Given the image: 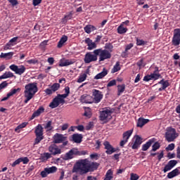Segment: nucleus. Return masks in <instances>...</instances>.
<instances>
[{
	"label": "nucleus",
	"instance_id": "1",
	"mask_svg": "<svg viewBox=\"0 0 180 180\" xmlns=\"http://www.w3.org/2000/svg\"><path fill=\"white\" fill-rule=\"evenodd\" d=\"M39 91L37 82L29 83L25 86L24 96L25 98L24 102L27 103L29 101L33 99V97Z\"/></svg>",
	"mask_w": 180,
	"mask_h": 180
},
{
	"label": "nucleus",
	"instance_id": "2",
	"mask_svg": "<svg viewBox=\"0 0 180 180\" xmlns=\"http://www.w3.org/2000/svg\"><path fill=\"white\" fill-rule=\"evenodd\" d=\"M89 162V160H88V159H84L77 161L73 167L72 172H76L80 175L87 174Z\"/></svg>",
	"mask_w": 180,
	"mask_h": 180
},
{
	"label": "nucleus",
	"instance_id": "3",
	"mask_svg": "<svg viewBox=\"0 0 180 180\" xmlns=\"http://www.w3.org/2000/svg\"><path fill=\"white\" fill-rule=\"evenodd\" d=\"M178 133H176V130L175 129L172 127L167 128L165 137L168 143H172V141H175V139L176 137H178Z\"/></svg>",
	"mask_w": 180,
	"mask_h": 180
},
{
	"label": "nucleus",
	"instance_id": "4",
	"mask_svg": "<svg viewBox=\"0 0 180 180\" xmlns=\"http://www.w3.org/2000/svg\"><path fill=\"white\" fill-rule=\"evenodd\" d=\"M93 54H96V56H99V61H105V60H108L112 57L110 52H109L106 49H96L93 51Z\"/></svg>",
	"mask_w": 180,
	"mask_h": 180
},
{
	"label": "nucleus",
	"instance_id": "5",
	"mask_svg": "<svg viewBox=\"0 0 180 180\" xmlns=\"http://www.w3.org/2000/svg\"><path fill=\"white\" fill-rule=\"evenodd\" d=\"M64 103H65V98L61 94H58L50 103L49 108L56 109V108H58L60 105H64Z\"/></svg>",
	"mask_w": 180,
	"mask_h": 180
},
{
	"label": "nucleus",
	"instance_id": "6",
	"mask_svg": "<svg viewBox=\"0 0 180 180\" xmlns=\"http://www.w3.org/2000/svg\"><path fill=\"white\" fill-rule=\"evenodd\" d=\"M112 113H113V111L110 108H103L100 111V120L109 122L112 119Z\"/></svg>",
	"mask_w": 180,
	"mask_h": 180
},
{
	"label": "nucleus",
	"instance_id": "7",
	"mask_svg": "<svg viewBox=\"0 0 180 180\" xmlns=\"http://www.w3.org/2000/svg\"><path fill=\"white\" fill-rule=\"evenodd\" d=\"M34 133L36 136L34 144H39V143H40V141L44 139L43 136V127L41 124H38L35 127Z\"/></svg>",
	"mask_w": 180,
	"mask_h": 180
},
{
	"label": "nucleus",
	"instance_id": "8",
	"mask_svg": "<svg viewBox=\"0 0 180 180\" xmlns=\"http://www.w3.org/2000/svg\"><path fill=\"white\" fill-rule=\"evenodd\" d=\"M173 46L175 47L179 46L180 44V29L176 28L174 30V34L172 40Z\"/></svg>",
	"mask_w": 180,
	"mask_h": 180
},
{
	"label": "nucleus",
	"instance_id": "9",
	"mask_svg": "<svg viewBox=\"0 0 180 180\" xmlns=\"http://www.w3.org/2000/svg\"><path fill=\"white\" fill-rule=\"evenodd\" d=\"M67 141V137L65 136H64L63 134H56L53 136V142L56 144H60V143H63V141H65L63 143L64 146H67V144H68V141Z\"/></svg>",
	"mask_w": 180,
	"mask_h": 180
},
{
	"label": "nucleus",
	"instance_id": "10",
	"mask_svg": "<svg viewBox=\"0 0 180 180\" xmlns=\"http://www.w3.org/2000/svg\"><path fill=\"white\" fill-rule=\"evenodd\" d=\"M10 70H11V71L15 72V74H17L18 75H22V74H23L25 72V71H26V68L25 67V65H20L18 66L16 65H11L9 66Z\"/></svg>",
	"mask_w": 180,
	"mask_h": 180
},
{
	"label": "nucleus",
	"instance_id": "11",
	"mask_svg": "<svg viewBox=\"0 0 180 180\" xmlns=\"http://www.w3.org/2000/svg\"><path fill=\"white\" fill-rule=\"evenodd\" d=\"M132 134L133 129H130L124 132L122 134V140L120 141V146L121 147H124V144L129 141V139H130Z\"/></svg>",
	"mask_w": 180,
	"mask_h": 180
},
{
	"label": "nucleus",
	"instance_id": "12",
	"mask_svg": "<svg viewBox=\"0 0 180 180\" xmlns=\"http://www.w3.org/2000/svg\"><path fill=\"white\" fill-rule=\"evenodd\" d=\"M98 60V55L92 53V52H88L84 56V63L89 64V63H94Z\"/></svg>",
	"mask_w": 180,
	"mask_h": 180
},
{
	"label": "nucleus",
	"instance_id": "13",
	"mask_svg": "<svg viewBox=\"0 0 180 180\" xmlns=\"http://www.w3.org/2000/svg\"><path fill=\"white\" fill-rule=\"evenodd\" d=\"M93 96V102H94V103H99V102H101L103 98V94H102V92L99 90L94 89Z\"/></svg>",
	"mask_w": 180,
	"mask_h": 180
},
{
	"label": "nucleus",
	"instance_id": "14",
	"mask_svg": "<svg viewBox=\"0 0 180 180\" xmlns=\"http://www.w3.org/2000/svg\"><path fill=\"white\" fill-rule=\"evenodd\" d=\"M103 146H105V148L106 150L105 153L108 155L113 154V153H116V149L113 148L112 145H110V143H109V141H105L103 143Z\"/></svg>",
	"mask_w": 180,
	"mask_h": 180
},
{
	"label": "nucleus",
	"instance_id": "15",
	"mask_svg": "<svg viewBox=\"0 0 180 180\" xmlns=\"http://www.w3.org/2000/svg\"><path fill=\"white\" fill-rule=\"evenodd\" d=\"M134 143H132V146L131 148L132 150H137V148H139V147H140V146H141V137H140V136L139 135H136L134 137Z\"/></svg>",
	"mask_w": 180,
	"mask_h": 180
},
{
	"label": "nucleus",
	"instance_id": "16",
	"mask_svg": "<svg viewBox=\"0 0 180 180\" xmlns=\"http://www.w3.org/2000/svg\"><path fill=\"white\" fill-rule=\"evenodd\" d=\"M74 63H75V60L62 58L59 61V67H68V65H72Z\"/></svg>",
	"mask_w": 180,
	"mask_h": 180
},
{
	"label": "nucleus",
	"instance_id": "17",
	"mask_svg": "<svg viewBox=\"0 0 180 180\" xmlns=\"http://www.w3.org/2000/svg\"><path fill=\"white\" fill-rule=\"evenodd\" d=\"M82 103H94V98L88 94H84L80 97Z\"/></svg>",
	"mask_w": 180,
	"mask_h": 180
},
{
	"label": "nucleus",
	"instance_id": "18",
	"mask_svg": "<svg viewBox=\"0 0 180 180\" xmlns=\"http://www.w3.org/2000/svg\"><path fill=\"white\" fill-rule=\"evenodd\" d=\"M49 151L51 153V155H57V154H61V149L56 145H51L49 148Z\"/></svg>",
	"mask_w": 180,
	"mask_h": 180
},
{
	"label": "nucleus",
	"instance_id": "19",
	"mask_svg": "<svg viewBox=\"0 0 180 180\" xmlns=\"http://www.w3.org/2000/svg\"><path fill=\"white\" fill-rule=\"evenodd\" d=\"M178 164V162L176 160H170L168 162L167 165L165 167L163 172H168V171H171L175 165Z\"/></svg>",
	"mask_w": 180,
	"mask_h": 180
},
{
	"label": "nucleus",
	"instance_id": "20",
	"mask_svg": "<svg viewBox=\"0 0 180 180\" xmlns=\"http://www.w3.org/2000/svg\"><path fill=\"white\" fill-rule=\"evenodd\" d=\"M18 37L12 38L5 46L4 50H9L12 46H16L18 44Z\"/></svg>",
	"mask_w": 180,
	"mask_h": 180
},
{
	"label": "nucleus",
	"instance_id": "21",
	"mask_svg": "<svg viewBox=\"0 0 180 180\" xmlns=\"http://www.w3.org/2000/svg\"><path fill=\"white\" fill-rule=\"evenodd\" d=\"M86 44H87L88 47L87 49L89 50H94V49H96V43L92 41V39L89 38H86L84 40Z\"/></svg>",
	"mask_w": 180,
	"mask_h": 180
},
{
	"label": "nucleus",
	"instance_id": "22",
	"mask_svg": "<svg viewBox=\"0 0 180 180\" xmlns=\"http://www.w3.org/2000/svg\"><path fill=\"white\" fill-rule=\"evenodd\" d=\"M77 155V148H74L65 155V160H71Z\"/></svg>",
	"mask_w": 180,
	"mask_h": 180
},
{
	"label": "nucleus",
	"instance_id": "23",
	"mask_svg": "<svg viewBox=\"0 0 180 180\" xmlns=\"http://www.w3.org/2000/svg\"><path fill=\"white\" fill-rule=\"evenodd\" d=\"M98 167H99V164L98 162L90 163L89 161V163L87 165L88 172H93V171L98 169Z\"/></svg>",
	"mask_w": 180,
	"mask_h": 180
},
{
	"label": "nucleus",
	"instance_id": "24",
	"mask_svg": "<svg viewBox=\"0 0 180 180\" xmlns=\"http://www.w3.org/2000/svg\"><path fill=\"white\" fill-rule=\"evenodd\" d=\"M82 134H74L72 136V141L74 143H77V144H79V143H82Z\"/></svg>",
	"mask_w": 180,
	"mask_h": 180
},
{
	"label": "nucleus",
	"instance_id": "25",
	"mask_svg": "<svg viewBox=\"0 0 180 180\" xmlns=\"http://www.w3.org/2000/svg\"><path fill=\"white\" fill-rule=\"evenodd\" d=\"M150 75L155 81H157V79H160V78H161V75L160 74V70L158 69V67H155L153 72Z\"/></svg>",
	"mask_w": 180,
	"mask_h": 180
},
{
	"label": "nucleus",
	"instance_id": "26",
	"mask_svg": "<svg viewBox=\"0 0 180 180\" xmlns=\"http://www.w3.org/2000/svg\"><path fill=\"white\" fill-rule=\"evenodd\" d=\"M155 142V139L153 138L152 139H150L148 142H146L145 144L142 146V151H147L150 147H151V144Z\"/></svg>",
	"mask_w": 180,
	"mask_h": 180
},
{
	"label": "nucleus",
	"instance_id": "27",
	"mask_svg": "<svg viewBox=\"0 0 180 180\" xmlns=\"http://www.w3.org/2000/svg\"><path fill=\"white\" fill-rule=\"evenodd\" d=\"M44 112V108L43 106H41L37 109L34 113L32 114L31 119L33 120L34 117H39L41 113Z\"/></svg>",
	"mask_w": 180,
	"mask_h": 180
},
{
	"label": "nucleus",
	"instance_id": "28",
	"mask_svg": "<svg viewBox=\"0 0 180 180\" xmlns=\"http://www.w3.org/2000/svg\"><path fill=\"white\" fill-rule=\"evenodd\" d=\"M44 112V108L43 106H41L37 109L34 113L32 114L31 119L33 120L34 117H39L41 113Z\"/></svg>",
	"mask_w": 180,
	"mask_h": 180
},
{
	"label": "nucleus",
	"instance_id": "29",
	"mask_svg": "<svg viewBox=\"0 0 180 180\" xmlns=\"http://www.w3.org/2000/svg\"><path fill=\"white\" fill-rule=\"evenodd\" d=\"M49 158H51V153H44L41 154L39 160L41 162H46Z\"/></svg>",
	"mask_w": 180,
	"mask_h": 180
},
{
	"label": "nucleus",
	"instance_id": "30",
	"mask_svg": "<svg viewBox=\"0 0 180 180\" xmlns=\"http://www.w3.org/2000/svg\"><path fill=\"white\" fill-rule=\"evenodd\" d=\"M106 75H108V70H106V68H103L101 72L97 74L94 77V79H102V78H105Z\"/></svg>",
	"mask_w": 180,
	"mask_h": 180
},
{
	"label": "nucleus",
	"instance_id": "31",
	"mask_svg": "<svg viewBox=\"0 0 180 180\" xmlns=\"http://www.w3.org/2000/svg\"><path fill=\"white\" fill-rule=\"evenodd\" d=\"M148 122H150V120L140 117L138 120L137 127H143V126H144V124H147Z\"/></svg>",
	"mask_w": 180,
	"mask_h": 180
},
{
	"label": "nucleus",
	"instance_id": "32",
	"mask_svg": "<svg viewBox=\"0 0 180 180\" xmlns=\"http://www.w3.org/2000/svg\"><path fill=\"white\" fill-rule=\"evenodd\" d=\"M178 175H179V169L176 168L168 173L167 178H169V179H172V178H174Z\"/></svg>",
	"mask_w": 180,
	"mask_h": 180
},
{
	"label": "nucleus",
	"instance_id": "33",
	"mask_svg": "<svg viewBox=\"0 0 180 180\" xmlns=\"http://www.w3.org/2000/svg\"><path fill=\"white\" fill-rule=\"evenodd\" d=\"M127 27L124 25L120 24V26L117 27V31L119 34H124V33H127Z\"/></svg>",
	"mask_w": 180,
	"mask_h": 180
},
{
	"label": "nucleus",
	"instance_id": "34",
	"mask_svg": "<svg viewBox=\"0 0 180 180\" xmlns=\"http://www.w3.org/2000/svg\"><path fill=\"white\" fill-rule=\"evenodd\" d=\"M13 77H15V75L11 72H6L1 76H0V79H6Z\"/></svg>",
	"mask_w": 180,
	"mask_h": 180
},
{
	"label": "nucleus",
	"instance_id": "35",
	"mask_svg": "<svg viewBox=\"0 0 180 180\" xmlns=\"http://www.w3.org/2000/svg\"><path fill=\"white\" fill-rule=\"evenodd\" d=\"M13 57V52H9L6 53H1L0 58H6V60H11Z\"/></svg>",
	"mask_w": 180,
	"mask_h": 180
},
{
	"label": "nucleus",
	"instance_id": "36",
	"mask_svg": "<svg viewBox=\"0 0 180 180\" xmlns=\"http://www.w3.org/2000/svg\"><path fill=\"white\" fill-rule=\"evenodd\" d=\"M84 32L88 34H89V33H91V32H94V30H96V27L91 25H86V27H84Z\"/></svg>",
	"mask_w": 180,
	"mask_h": 180
},
{
	"label": "nucleus",
	"instance_id": "37",
	"mask_svg": "<svg viewBox=\"0 0 180 180\" xmlns=\"http://www.w3.org/2000/svg\"><path fill=\"white\" fill-rule=\"evenodd\" d=\"M68 40V37L63 35L60 39V41H58V47L59 49L63 47V45L64 44V43H65V41H67Z\"/></svg>",
	"mask_w": 180,
	"mask_h": 180
},
{
	"label": "nucleus",
	"instance_id": "38",
	"mask_svg": "<svg viewBox=\"0 0 180 180\" xmlns=\"http://www.w3.org/2000/svg\"><path fill=\"white\" fill-rule=\"evenodd\" d=\"M86 77H87L86 72L80 74L79 76V78L77 79V82H78L79 84L84 82V81L86 79Z\"/></svg>",
	"mask_w": 180,
	"mask_h": 180
},
{
	"label": "nucleus",
	"instance_id": "39",
	"mask_svg": "<svg viewBox=\"0 0 180 180\" xmlns=\"http://www.w3.org/2000/svg\"><path fill=\"white\" fill-rule=\"evenodd\" d=\"M27 124L28 122H22L15 129V131H16L17 133H20V129H25V127H26Z\"/></svg>",
	"mask_w": 180,
	"mask_h": 180
},
{
	"label": "nucleus",
	"instance_id": "40",
	"mask_svg": "<svg viewBox=\"0 0 180 180\" xmlns=\"http://www.w3.org/2000/svg\"><path fill=\"white\" fill-rule=\"evenodd\" d=\"M117 89H118L117 95L118 96H120V95H122V94L124 92V89H126V86L124 84L118 85Z\"/></svg>",
	"mask_w": 180,
	"mask_h": 180
},
{
	"label": "nucleus",
	"instance_id": "41",
	"mask_svg": "<svg viewBox=\"0 0 180 180\" xmlns=\"http://www.w3.org/2000/svg\"><path fill=\"white\" fill-rule=\"evenodd\" d=\"M45 169H46V171L49 174H54V172H57V168L56 167V166H52L51 167H46Z\"/></svg>",
	"mask_w": 180,
	"mask_h": 180
},
{
	"label": "nucleus",
	"instance_id": "42",
	"mask_svg": "<svg viewBox=\"0 0 180 180\" xmlns=\"http://www.w3.org/2000/svg\"><path fill=\"white\" fill-rule=\"evenodd\" d=\"M20 88L11 89V91L7 94L8 96L10 98L11 96H13V95H15V94H16L17 92H20Z\"/></svg>",
	"mask_w": 180,
	"mask_h": 180
},
{
	"label": "nucleus",
	"instance_id": "43",
	"mask_svg": "<svg viewBox=\"0 0 180 180\" xmlns=\"http://www.w3.org/2000/svg\"><path fill=\"white\" fill-rule=\"evenodd\" d=\"M117 71H120V64L119 62H117L115 65L112 69V73L115 74V72H117Z\"/></svg>",
	"mask_w": 180,
	"mask_h": 180
},
{
	"label": "nucleus",
	"instance_id": "44",
	"mask_svg": "<svg viewBox=\"0 0 180 180\" xmlns=\"http://www.w3.org/2000/svg\"><path fill=\"white\" fill-rule=\"evenodd\" d=\"M64 91H65V94H60V96L65 99V98H67L68 95H70V87L69 86L65 87Z\"/></svg>",
	"mask_w": 180,
	"mask_h": 180
},
{
	"label": "nucleus",
	"instance_id": "45",
	"mask_svg": "<svg viewBox=\"0 0 180 180\" xmlns=\"http://www.w3.org/2000/svg\"><path fill=\"white\" fill-rule=\"evenodd\" d=\"M51 89L53 92H56V91H58L60 89V84L54 83L51 86Z\"/></svg>",
	"mask_w": 180,
	"mask_h": 180
},
{
	"label": "nucleus",
	"instance_id": "46",
	"mask_svg": "<svg viewBox=\"0 0 180 180\" xmlns=\"http://www.w3.org/2000/svg\"><path fill=\"white\" fill-rule=\"evenodd\" d=\"M51 124H52V122L51 121H49L46 124V125L44 127V129H47L48 131H51V129H53V126Z\"/></svg>",
	"mask_w": 180,
	"mask_h": 180
},
{
	"label": "nucleus",
	"instance_id": "47",
	"mask_svg": "<svg viewBox=\"0 0 180 180\" xmlns=\"http://www.w3.org/2000/svg\"><path fill=\"white\" fill-rule=\"evenodd\" d=\"M161 147V145H160V143L155 142L153 146H152V151H157Z\"/></svg>",
	"mask_w": 180,
	"mask_h": 180
},
{
	"label": "nucleus",
	"instance_id": "48",
	"mask_svg": "<svg viewBox=\"0 0 180 180\" xmlns=\"http://www.w3.org/2000/svg\"><path fill=\"white\" fill-rule=\"evenodd\" d=\"M175 148V143H170L165 148L166 151H172Z\"/></svg>",
	"mask_w": 180,
	"mask_h": 180
},
{
	"label": "nucleus",
	"instance_id": "49",
	"mask_svg": "<svg viewBox=\"0 0 180 180\" xmlns=\"http://www.w3.org/2000/svg\"><path fill=\"white\" fill-rule=\"evenodd\" d=\"M140 176L137 174L131 173L130 174V180H139Z\"/></svg>",
	"mask_w": 180,
	"mask_h": 180
},
{
	"label": "nucleus",
	"instance_id": "50",
	"mask_svg": "<svg viewBox=\"0 0 180 180\" xmlns=\"http://www.w3.org/2000/svg\"><path fill=\"white\" fill-rule=\"evenodd\" d=\"M88 154V150H78V148H77V153L76 155H86Z\"/></svg>",
	"mask_w": 180,
	"mask_h": 180
},
{
	"label": "nucleus",
	"instance_id": "51",
	"mask_svg": "<svg viewBox=\"0 0 180 180\" xmlns=\"http://www.w3.org/2000/svg\"><path fill=\"white\" fill-rule=\"evenodd\" d=\"M151 79H154L151 74L146 75L143 77V81H145L146 82H148V81H151Z\"/></svg>",
	"mask_w": 180,
	"mask_h": 180
},
{
	"label": "nucleus",
	"instance_id": "52",
	"mask_svg": "<svg viewBox=\"0 0 180 180\" xmlns=\"http://www.w3.org/2000/svg\"><path fill=\"white\" fill-rule=\"evenodd\" d=\"M105 50H109V51H112L113 50V45L111 44H105Z\"/></svg>",
	"mask_w": 180,
	"mask_h": 180
},
{
	"label": "nucleus",
	"instance_id": "53",
	"mask_svg": "<svg viewBox=\"0 0 180 180\" xmlns=\"http://www.w3.org/2000/svg\"><path fill=\"white\" fill-rule=\"evenodd\" d=\"M138 67H140V68L143 67H146V64L144 63V60L143 59H141L138 63H137Z\"/></svg>",
	"mask_w": 180,
	"mask_h": 180
},
{
	"label": "nucleus",
	"instance_id": "54",
	"mask_svg": "<svg viewBox=\"0 0 180 180\" xmlns=\"http://www.w3.org/2000/svg\"><path fill=\"white\" fill-rule=\"evenodd\" d=\"M20 162H22L23 164H27L29 162V158L27 157L25 158H20Z\"/></svg>",
	"mask_w": 180,
	"mask_h": 180
},
{
	"label": "nucleus",
	"instance_id": "55",
	"mask_svg": "<svg viewBox=\"0 0 180 180\" xmlns=\"http://www.w3.org/2000/svg\"><path fill=\"white\" fill-rule=\"evenodd\" d=\"M8 86V82L6 81L3 82L1 84H0V89H5Z\"/></svg>",
	"mask_w": 180,
	"mask_h": 180
},
{
	"label": "nucleus",
	"instance_id": "56",
	"mask_svg": "<svg viewBox=\"0 0 180 180\" xmlns=\"http://www.w3.org/2000/svg\"><path fill=\"white\" fill-rule=\"evenodd\" d=\"M90 158L91 160H98L99 158V155L98 153H93L90 155Z\"/></svg>",
	"mask_w": 180,
	"mask_h": 180
},
{
	"label": "nucleus",
	"instance_id": "57",
	"mask_svg": "<svg viewBox=\"0 0 180 180\" xmlns=\"http://www.w3.org/2000/svg\"><path fill=\"white\" fill-rule=\"evenodd\" d=\"M49 175V172H47L46 169L45 168L44 171L41 172V176L42 178H46Z\"/></svg>",
	"mask_w": 180,
	"mask_h": 180
},
{
	"label": "nucleus",
	"instance_id": "58",
	"mask_svg": "<svg viewBox=\"0 0 180 180\" xmlns=\"http://www.w3.org/2000/svg\"><path fill=\"white\" fill-rule=\"evenodd\" d=\"M41 1L43 0H32V5L34 6H37L38 5H40V4H41Z\"/></svg>",
	"mask_w": 180,
	"mask_h": 180
},
{
	"label": "nucleus",
	"instance_id": "59",
	"mask_svg": "<svg viewBox=\"0 0 180 180\" xmlns=\"http://www.w3.org/2000/svg\"><path fill=\"white\" fill-rule=\"evenodd\" d=\"M115 85H116V80L112 79V80H111V81L107 84V86H108V87L115 86Z\"/></svg>",
	"mask_w": 180,
	"mask_h": 180
},
{
	"label": "nucleus",
	"instance_id": "60",
	"mask_svg": "<svg viewBox=\"0 0 180 180\" xmlns=\"http://www.w3.org/2000/svg\"><path fill=\"white\" fill-rule=\"evenodd\" d=\"M136 44L137 46H144L146 42L143 39H138L136 40Z\"/></svg>",
	"mask_w": 180,
	"mask_h": 180
},
{
	"label": "nucleus",
	"instance_id": "61",
	"mask_svg": "<svg viewBox=\"0 0 180 180\" xmlns=\"http://www.w3.org/2000/svg\"><path fill=\"white\" fill-rule=\"evenodd\" d=\"M38 62L37 59H31L27 60V64H37Z\"/></svg>",
	"mask_w": 180,
	"mask_h": 180
},
{
	"label": "nucleus",
	"instance_id": "62",
	"mask_svg": "<svg viewBox=\"0 0 180 180\" xmlns=\"http://www.w3.org/2000/svg\"><path fill=\"white\" fill-rule=\"evenodd\" d=\"M132 47H133V44H129L127 45L125 47L124 53H127V51H129V50H130Z\"/></svg>",
	"mask_w": 180,
	"mask_h": 180
},
{
	"label": "nucleus",
	"instance_id": "63",
	"mask_svg": "<svg viewBox=\"0 0 180 180\" xmlns=\"http://www.w3.org/2000/svg\"><path fill=\"white\" fill-rule=\"evenodd\" d=\"M94 127V122H89L86 126V130H91V129Z\"/></svg>",
	"mask_w": 180,
	"mask_h": 180
},
{
	"label": "nucleus",
	"instance_id": "64",
	"mask_svg": "<svg viewBox=\"0 0 180 180\" xmlns=\"http://www.w3.org/2000/svg\"><path fill=\"white\" fill-rule=\"evenodd\" d=\"M45 94H46V95H51L53 94V90L51 89H46L44 90Z\"/></svg>",
	"mask_w": 180,
	"mask_h": 180
}]
</instances>
